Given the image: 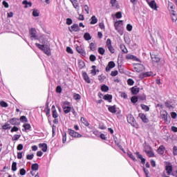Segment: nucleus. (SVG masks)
<instances>
[{"label": "nucleus", "instance_id": "obj_61", "mask_svg": "<svg viewBox=\"0 0 177 177\" xmlns=\"http://www.w3.org/2000/svg\"><path fill=\"white\" fill-rule=\"evenodd\" d=\"M152 149H151V147L147 145L145 147V153H147V151H151Z\"/></svg>", "mask_w": 177, "mask_h": 177}, {"label": "nucleus", "instance_id": "obj_4", "mask_svg": "<svg viewBox=\"0 0 177 177\" xmlns=\"http://www.w3.org/2000/svg\"><path fill=\"white\" fill-rule=\"evenodd\" d=\"M127 122H129V124H131L132 127H135L136 125V120H135V118L133 117V115H132L131 114H129L127 115Z\"/></svg>", "mask_w": 177, "mask_h": 177}, {"label": "nucleus", "instance_id": "obj_15", "mask_svg": "<svg viewBox=\"0 0 177 177\" xmlns=\"http://www.w3.org/2000/svg\"><path fill=\"white\" fill-rule=\"evenodd\" d=\"M137 158H139L141 160L142 164H146V159L143 158L139 152H136Z\"/></svg>", "mask_w": 177, "mask_h": 177}, {"label": "nucleus", "instance_id": "obj_34", "mask_svg": "<svg viewBox=\"0 0 177 177\" xmlns=\"http://www.w3.org/2000/svg\"><path fill=\"white\" fill-rule=\"evenodd\" d=\"M71 2L73 5V8H75V9H77V8L80 6V5L78 4V1H71Z\"/></svg>", "mask_w": 177, "mask_h": 177}, {"label": "nucleus", "instance_id": "obj_22", "mask_svg": "<svg viewBox=\"0 0 177 177\" xmlns=\"http://www.w3.org/2000/svg\"><path fill=\"white\" fill-rule=\"evenodd\" d=\"M108 110H109V111H110V113H112V114H115V113H117V109H115V105L109 106Z\"/></svg>", "mask_w": 177, "mask_h": 177}, {"label": "nucleus", "instance_id": "obj_41", "mask_svg": "<svg viewBox=\"0 0 177 177\" xmlns=\"http://www.w3.org/2000/svg\"><path fill=\"white\" fill-rule=\"evenodd\" d=\"M116 31H118V32L120 34V35H122V34H124V30H122V28L119 27V28H116Z\"/></svg>", "mask_w": 177, "mask_h": 177}, {"label": "nucleus", "instance_id": "obj_31", "mask_svg": "<svg viewBox=\"0 0 177 177\" xmlns=\"http://www.w3.org/2000/svg\"><path fill=\"white\" fill-rule=\"evenodd\" d=\"M39 168V165H38V163L32 164L31 166V169L33 171H38Z\"/></svg>", "mask_w": 177, "mask_h": 177}, {"label": "nucleus", "instance_id": "obj_8", "mask_svg": "<svg viewBox=\"0 0 177 177\" xmlns=\"http://www.w3.org/2000/svg\"><path fill=\"white\" fill-rule=\"evenodd\" d=\"M160 117L162 119H163V121H165V122L168 121V117L170 118L169 115H168V112L166 111H160Z\"/></svg>", "mask_w": 177, "mask_h": 177}, {"label": "nucleus", "instance_id": "obj_23", "mask_svg": "<svg viewBox=\"0 0 177 177\" xmlns=\"http://www.w3.org/2000/svg\"><path fill=\"white\" fill-rule=\"evenodd\" d=\"M104 100H108L111 103V100L113 99V95L110 94H106L103 97Z\"/></svg>", "mask_w": 177, "mask_h": 177}, {"label": "nucleus", "instance_id": "obj_3", "mask_svg": "<svg viewBox=\"0 0 177 177\" xmlns=\"http://www.w3.org/2000/svg\"><path fill=\"white\" fill-rule=\"evenodd\" d=\"M154 75H156V74H154L152 71L144 72L139 75V78L143 80V78H146L147 77H154Z\"/></svg>", "mask_w": 177, "mask_h": 177}, {"label": "nucleus", "instance_id": "obj_53", "mask_svg": "<svg viewBox=\"0 0 177 177\" xmlns=\"http://www.w3.org/2000/svg\"><path fill=\"white\" fill-rule=\"evenodd\" d=\"M127 84H128V85H130L132 86V85H133V84H135V82L132 79H128Z\"/></svg>", "mask_w": 177, "mask_h": 177}, {"label": "nucleus", "instance_id": "obj_62", "mask_svg": "<svg viewBox=\"0 0 177 177\" xmlns=\"http://www.w3.org/2000/svg\"><path fill=\"white\" fill-rule=\"evenodd\" d=\"M127 31H132V25H131V24H127Z\"/></svg>", "mask_w": 177, "mask_h": 177}, {"label": "nucleus", "instance_id": "obj_27", "mask_svg": "<svg viewBox=\"0 0 177 177\" xmlns=\"http://www.w3.org/2000/svg\"><path fill=\"white\" fill-rule=\"evenodd\" d=\"M80 121L84 124V125H85V127H89V122H88V120H86L85 118H81Z\"/></svg>", "mask_w": 177, "mask_h": 177}, {"label": "nucleus", "instance_id": "obj_17", "mask_svg": "<svg viewBox=\"0 0 177 177\" xmlns=\"http://www.w3.org/2000/svg\"><path fill=\"white\" fill-rule=\"evenodd\" d=\"M82 77L84 81L87 82V84H91V80L89 79V76H88V74L86 72H83Z\"/></svg>", "mask_w": 177, "mask_h": 177}, {"label": "nucleus", "instance_id": "obj_54", "mask_svg": "<svg viewBox=\"0 0 177 177\" xmlns=\"http://www.w3.org/2000/svg\"><path fill=\"white\" fill-rule=\"evenodd\" d=\"M66 24L68 26H71V24H73V19H71V18H67L66 19Z\"/></svg>", "mask_w": 177, "mask_h": 177}, {"label": "nucleus", "instance_id": "obj_33", "mask_svg": "<svg viewBox=\"0 0 177 177\" xmlns=\"http://www.w3.org/2000/svg\"><path fill=\"white\" fill-rule=\"evenodd\" d=\"M91 24H96L97 23V18H96V16L93 15L91 17Z\"/></svg>", "mask_w": 177, "mask_h": 177}, {"label": "nucleus", "instance_id": "obj_46", "mask_svg": "<svg viewBox=\"0 0 177 177\" xmlns=\"http://www.w3.org/2000/svg\"><path fill=\"white\" fill-rule=\"evenodd\" d=\"M48 103H46V107L45 109L46 114V115H48V114H50V109H49V106H48Z\"/></svg>", "mask_w": 177, "mask_h": 177}, {"label": "nucleus", "instance_id": "obj_24", "mask_svg": "<svg viewBox=\"0 0 177 177\" xmlns=\"http://www.w3.org/2000/svg\"><path fill=\"white\" fill-rule=\"evenodd\" d=\"M22 3H23V5H25V6H24L25 8H28V6L30 8H31L32 6V3H31L30 1L28 2L26 0H24L22 2Z\"/></svg>", "mask_w": 177, "mask_h": 177}, {"label": "nucleus", "instance_id": "obj_18", "mask_svg": "<svg viewBox=\"0 0 177 177\" xmlns=\"http://www.w3.org/2000/svg\"><path fill=\"white\" fill-rule=\"evenodd\" d=\"M76 50L77 52H78V53L82 55V56H85L86 55L85 50H84L82 48H81V46H76Z\"/></svg>", "mask_w": 177, "mask_h": 177}, {"label": "nucleus", "instance_id": "obj_51", "mask_svg": "<svg viewBox=\"0 0 177 177\" xmlns=\"http://www.w3.org/2000/svg\"><path fill=\"white\" fill-rule=\"evenodd\" d=\"M32 16H34V17H38V16H39V12H38V10H33L32 12Z\"/></svg>", "mask_w": 177, "mask_h": 177}, {"label": "nucleus", "instance_id": "obj_35", "mask_svg": "<svg viewBox=\"0 0 177 177\" xmlns=\"http://www.w3.org/2000/svg\"><path fill=\"white\" fill-rule=\"evenodd\" d=\"M171 20L174 22L176 21V20H177V15H176V14H175V11H174L171 13Z\"/></svg>", "mask_w": 177, "mask_h": 177}, {"label": "nucleus", "instance_id": "obj_59", "mask_svg": "<svg viewBox=\"0 0 177 177\" xmlns=\"http://www.w3.org/2000/svg\"><path fill=\"white\" fill-rule=\"evenodd\" d=\"M84 9L85 12H86L87 15H89V7L88 6V5H85L84 6Z\"/></svg>", "mask_w": 177, "mask_h": 177}, {"label": "nucleus", "instance_id": "obj_43", "mask_svg": "<svg viewBox=\"0 0 177 177\" xmlns=\"http://www.w3.org/2000/svg\"><path fill=\"white\" fill-rule=\"evenodd\" d=\"M66 142H67V134L66 133H64L62 134V142L65 143Z\"/></svg>", "mask_w": 177, "mask_h": 177}, {"label": "nucleus", "instance_id": "obj_29", "mask_svg": "<svg viewBox=\"0 0 177 177\" xmlns=\"http://www.w3.org/2000/svg\"><path fill=\"white\" fill-rule=\"evenodd\" d=\"M165 169L167 172V175H170L171 172H172V166L171 165H167L165 167Z\"/></svg>", "mask_w": 177, "mask_h": 177}, {"label": "nucleus", "instance_id": "obj_16", "mask_svg": "<svg viewBox=\"0 0 177 177\" xmlns=\"http://www.w3.org/2000/svg\"><path fill=\"white\" fill-rule=\"evenodd\" d=\"M51 109L53 112V118H57V117H59V114L57 113V111H56L55 105H53Z\"/></svg>", "mask_w": 177, "mask_h": 177}, {"label": "nucleus", "instance_id": "obj_7", "mask_svg": "<svg viewBox=\"0 0 177 177\" xmlns=\"http://www.w3.org/2000/svg\"><path fill=\"white\" fill-rule=\"evenodd\" d=\"M106 46H107L109 52H111V53H114L115 52L114 47H113V46L111 45V39H107Z\"/></svg>", "mask_w": 177, "mask_h": 177}, {"label": "nucleus", "instance_id": "obj_47", "mask_svg": "<svg viewBox=\"0 0 177 177\" xmlns=\"http://www.w3.org/2000/svg\"><path fill=\"white\" fill-rule=\"evenodd\" d=\"M26 174H27V171H26V169H21L19 170V174L21 176H24V175H26Z\"/></svg>", "mask_w": 177, "mask_h": 177}, {"label": "nucleus", "instance_id": "obj_21", "mask_svg": "<svg viewBox=\"0 0 177 177\" xmlns=\"http://www.w3.org/2000/svg\"><path fill=\"white\" fill-rule=\"evenodd\" d=\"M131 93H133V95H138V93H139V87H138V86L132 87Z\"/></svg>", "mask_w": 177, "mask_h": 177}, {"label": "nucleus", "instance_id": "obj_63", "mask_svg": "<svg viewBox=\"0 0 177 177\" xmlns=\"http://www.w3.org/2000/svg\"><path fill=\"white\" fill-rule=\"evenodd\" d=\"M26 158H27V160H32V158H34V154L27 155Z\"/></svg>", "mask_w": 177, "mask_h": 177}, {"label": "nucleus", "instance_id": "obj_5", "mask_svg": "<svg viewBox=\"0 0 177 177\" xmlns=\"http://www.w3.org/2000/svg\"><path fill=\"white\" fill-rule=\"evenodd\" d=\"M29 34L30 35L31 39H38V36L37 35V30H35V28L29 29Z\"/></svg>", "mask_w": 177, "mask_h": 177}, {"label": "nucleus", "instance_id": "obj_44", "mask_svg": "<svg viewBox=\"0 0 177 177\" xmlns=\"http://www.w3.org/2000/svg\"><path fill=\"white\" fill-rule=\"evenodd\" d=\"M2 129L5 130L10 129V124H9L8 123H5V124L2 126Z\"/></svg>", "mask_w": 177, "mask_h": 177}, {"label": "nucleus", "instance_id": "obj_10", "mask_svg": "<svg viewBox=\"0 0 177 177\" xmlns=\"http://www.w3.org/2000/svg\"><path fill=\"white\" fill-rule=\"evenodd\" d=\"M138 117L142 120V122L145 124H148L149 122V118H147V116L145 113H139Z\"/></svg>", "mask_w": 177, "mask_h": 177}, {"label": "nucleus", "instance_id": "obj_32", "mask_svg": "<svg viewBox=\"0 0 177 177\" xmlns=\"http://www.w3.org/2000/svg\"><path fill=\"white\" fill-rule=\"evenodd\" d=\"M120 49L123 52V53H128V49H127V47L124 44H120Z\"/></svg>", "mask_w": 177, "mask_h": 177}, {"label": "nucleus", "instance_id": "obj_49", "mask_svg": "<svg viewBox=\"0 0 177 177\" xmlns=\"http://www.w3.org/2000/svg\"><path fill=\"white\" fill-rule=\"evenodd\" d=\"M127 156H129V157H130L131 158V160H133V161H136V158H135L133 154H132V153L128 152Z\"/></svg>", "mask_w": 177, "mask_h": 177}, {"label": "nucleus", "instance_id": "obj_2", "mask_svg": "<svg viewBox=\"0 0 177 177\" xmlns=\"http://www.w3.org/2000/svg\"><path fill=\"white\" fill-rule=\"evenodd\" d=\"M62 109L65 114H68L71 111V106H70V102L66 101L63 102Z\"/></svg>", "mask_w": 177, "mask_h": 177}, {"label": "nucleus", "instance_id": "obj_25", "mask_svg": "<svg viewBox=\"0 0 177 177\" xmlns=\"http://www.w3.org/2000/svg\"><path fill=\"white\" fill-rule=\"evenodd\" d=\"M151 57L152 59V60L153 62H155V63H158L161 59H160V57L157 55H151Z\"/></svg>", "mask_w": 177, "mask_h": 177}, {"label": "nucleus", "instance_id": "obj_57", "mask_svg": "<svg viewBox=\"0 0 177 177\" xmlns=\"http://www.w3.org/2000/svg\"><path fill=\"white\" fill-rule=\"evenodd\" d=\"M131 103H136V102H138V97H132L131 98Z\"/></svg>", "mask_w": 177, "mask_h": 177}, {"label": "nucleus", "instance_id": "obj_37", "mask_svg": "<svg viewBox=\"0 0 177 177\" xmlns=\"http://www.w3.org/2000/svg\"><path fill=\"white\" fill-rule=\"evenodd\" d=\"M140 68H143V65L140 64L139 66H136L134 68V70L137 72V73H140L141 70Z\"/></svg>", "mask_w": 177, "mask_h": 177}, {"label": "nucleus", "instance_id": "obj_36", "mask_svg": "<svg viewBox=\"0 0 177 177\" xmlns=\"http://www.w3.org/2000/svg\"><path fill=\"white\" fill-rule=\"evenodd\" d=\"M140 106L142 110H145V111H149L150 110V108L147 105L142 104Z\"/></svg>", "mask_w": 177, "mask_h": 177}, {"label": "nucleus", "instance_id": "obj_45", "mask_svg": "<svg viewBox=\"0 0 177 177\" xmlns=\"http://www.w3.org/2000/svg\"><path fill=\"white\" fill-rule=\"evenodd\" d=\"M73 99H75V100H81V95L80 94L75 93L73 95Z\"/></svg>", "mask_w": 177, "mask_h": 177}, {"label": "nucleus", "instance_id": "obj_12", "mask_svg": "<svg viewBox=\"0 0 177 177\" xmlns=\"http://www.w3.org/2000/svg\"><path fill=\"white\" fill-rule=\"evenodd\" d=\"M10 124H11V125H19L20 124V119L13 118L10 120Z\"/></svg>", "mask_w": 177, "mask_h": 177}, {"label": "nucleus", "instance_id": "obj_42", "mask_svg": "<svg viewBox=\"0 0 177 177\" xmlns=\"http://www.w3.org/2000/svg\"><path fill=\"white\" fill-rule=\"evenodd\" d=\"M104 52H106L104 48H103L102 47L98 48V53H100V55H104Z\"/></svg>", "mask_w": 177, "mask_h": 177}, {"label": "nucleus", "instance_id": "obj_26", "mask_svg": "<svg viewBox=\"0 0 177 177\" xmlns=\"http://www.w3.org/2000/svg\"><path fill=\"white\" fill-rule=\"evenodd\" d=\"M23 128H24L22 129L23 131H28L31 129V125L30 124H24L23 125Z\"/></svg>", "mask_w": 177, "mask_h": 177}, {"label": "nucleus", "instance_id": "obj_55", "mask_svg": "<svg viewBox=\"0 0 177 177\" xmlns=\"http://www.w3.org/2000/svg\"><path fill=\"white\" fill-rule=\"evenodd\" d=\"M91 62H95L96 60V56L95 55H91L89 57Z\"/></svg>", "mask_w": 177, "mask_h": 177}, {"label": "nucleus", "instance_id": "obj_50", "mask_svg": "<svg viewBox=\"0 0 177 177\" xmlns=\"http://www.w3.org/2000/svg\"><path fill=\"white\" fill-rule=\"evenodd\" d=\"M90 49L91 50H96V45L94 43L90 44Z\"/></svg>", "mask_w": 177, "mask_h": 177}, {"label": "nucleus", "instance_id": "obj_58", "mask_svg": "<svg viewBox=\"0 0 177 177\" xmlns=\"http://www.w3.org/2000/svg\"><path fill=\"white\" fill-rule=\"evenodd\" d=\"M66 52L68 53H71V55H73L74 52L73 51V49H71L70 47H66Z\"/></svg>", "mask_w": 177, "mask_h": 177}, {"label": "nucleus", "instance_id": "obj_52", "mask_svg": "<svg viewBox=\"0 0 177 177\" xmlns=\"http://www.w3.org/2000/svg\"><path fill=\"white\" fill-rule=\"evenodd\" d=\"M1 107H8V103L5 102V101L0 102Z\"/></svg>", "mask_w": 177, "mask_h": 177}, {"label": "nucleus", "instance_id": "obj_9", "mask_svg": "<svg viewBox=\"0 0 177 177\" xmlns=\"http://www.w3.org/2000/svg\"><path fill=\"white\" fill-rule=\"evenodd\" d=\"M68 30L70 32H73V31H75V32H77V31H80V26L77 24H74L71 27H68Z\"/></svg>", "mask_w": 177, "mask_h": 177}, {"label": "nucleus", "instance_id": "obj_39", "mask_svg": "<svg viewBox=\"0 0 177 177\" xmlns=\"http://www.w3.org/2000/svg\"><path fill=\"white\" fill-rule=\"evenodd\" d=\"M146 154L148 156V157H154V152L153 151V149L149 151H147V152H146Z\"/></svg>", "mask_w": 177, "mask_h": 177}, {"label": "nucleus", "instance_id": "obj_1", "mask_svg": "<svg viewBox=\"0 0 177 177\" xmlns=\"http://www.w3.org/2000/svg\"><path fill=\"white\" fill-rule=\"evenodd\" d=\"M37 39L41 44L36 43L35 46L37 48L42 50L45 55H47V56H50L52 53H50V46L48 44V40H46L44 36H41Z\"/></svg>", "mask_w": 177, "mask_h": 177}, {"label": "nucleus", "instance_id": "obj_40", "mask_svg": "<svg viewBox=\"0 0 177 177\" xmlns=\"http://www.w3.org/2000/svg\"><path fill=\"white\" fill-rule=\"evenodd\" d=\"M101 90L102 91V92H108L109 86L104 84L103 86H101Z\"/></svg>", "mask_w": 177, "mask_h": 177}, {"label": "nucleus", "instance_id": "obj_38", "mask_svg": "<svg viewBox=\"0 0 177 177\" xmlns=\"http://www.w3.org/2000/svg\"><path fill=\"white\" fill-rule=\"evenodd\" d=\"M19 120L21 122H28V119H27V118L24 115L21 116Z\"/></svg>", "mask_w": 177, "mask_h": 177}, {"label": "nucleus", "instance_id": "obj_28", "mask_svg": "<svg viewBox=\"0 0 177 177\" xmlns=\"http://www.w3.org/2000/svg\"><path fill=\"white\" fill-rule=\"evenodd\" d=\"M84 38L86 41H91V39H92V37L91 36V34L88 32L84 33Z\"/></svg>", "mask_w": 177, "mask_h": 177}, {"label": "nucleus", "instance_id": "obj_30", "mask_svg": "<svg viewBox=\"0 0 177 177\" xmlns=\"http://www.w3.org/2000/svg\"><path fill=\"white\" fill-rule=\"evenodd\" d=\"M11 169L12 171H13V172L17 171V162H12Z\"/></svg>", "mask_w": 177, "mask_h": 177}, {"label": "nucleus", "instance_id": "obj_60", "mask_svg": "<svg viewBox=\"0 0 177 177\" xmlns=\"http://www.w3.org/2000/svg\"><path fill=\"white\" fill-rule=\"evenodd\" d=\"M57 93H62V86H57L56 88Z\"/></svg>", "mask_w": 177, "mask_h": 177}, {"label": "nucleus", "instance_id": "obj_13", "mask_svg": "<svg viewBox=\"0 0 177 177\" xmlns=\"http://www.w3.org/2000/svg\"><path fill=\"white\" fill-rule=\"evenodd\" d=\"M148 5L151 8V9H153V10H157V3L153 0V1H151L150 3H148Z\"/></svg>", "mask_w": 177, "mask_h": 177}, {"label": "nucleus", "instance_id": "obj_48", "mask_svg": "<svg viewBox=\"0 0 177 177\" xmlns=\"http://www.w3.org/2000/svg\"><path fill=\"white\" fill-rule=\"evenodd\" d=\"M21 136V135L15 134V135L13 136L12 140H19V139H20Z\"/></svg>", "mask_w": 177, "mask_h": 177}, {"label": "nucleus", "instance_id": "obj_64", "mask_svg": "<svg viewBox=\"0 0 177 177\" xmlns=\"http://www.w3.org/2000/svg\"><path fill=\"white\" fill-rule=\"evenodd\" d=\"M173 153H174V156H177V147H174L173 148Z\"/></svg>", "mask_w": 177, "mask_h": 177}, {"label": "nucleus", "instance_id": "obj_20", "mask_svg": "<svg viewBox=\"0 0 177 177\" xmlns=\"http://www.w3.org/2000/svg\"><path fill=\"white\" fill-rule=\"evenodd\" d=\"M39 147H41V150L44 153L48 151V145H46V143L39 144Z\"/></svg>", "mask_w": 177, "mask_h": 177}, {"label": "nucleus", "instance_id": "obj_6", "mask_svg": "<svg viewBox=\"0 0 177 177\" xmlns=\"http://www.w3.org/2000/svg\"><path fill=\"white\" fill-rule=\"evenodd\" d=\"M68 133L72 138H82V135L80 134L78 132L73 130V129H68Z\"/></svg>", "mask_w": 177, "mask_h": 177}, {"label": "nucleus", "instance_id": "obj_19", "mask_svg": "<svg viewBox=\"0 0 177 177\" xmlns=\"http://www.w3.org/2000/svg\"><path fill=\"white\" fill-rule=\"evenodd\" d=\"M165 151V147H164V145H160L157 150V152L158 153V154H160V155L164 154Z\"/></svg>", "mask_w": 177, "mask_h": 177}, {"label": "nucleus", "instance_id": "obj_11", "mask_svg": "<svg viewBox=\"0 0 177 177\" xmlns=\"http://www.w3.org/2000/svg\"><path fill=\"white\" fill-rule=\"evenodd\" d=\"M115 67V63L113 61L109 62L108 66L106 68V71L109 73L111 68H114Z\"/></svg>", "mask_w": 177, "mask_h": 177}, {"label": "nucleus", "instance_id": "obj_56", "mask_svg": "<svg viewBox=\"0 0 177 177\" xmlns=\"http://www.w3.org/2000/svg\"><path fill=\"white\" fill-rule=\"evenodd\" d=\"M105 78H106V76H104V75H99L98 76V80H99V81H101V82H103V81H104Z\"/></svg>", "mask_w": 177, "mask_h": 177}, {"label": "nucleus", "instance_id": "obj_14", "mask_svg": "<svg viewBox=\"0 0 177 177\" xmlns=\"http://www.w3.org/2000/svg\"><path fill=\"white\" fill-rule=\"evenodd\" d=\"M126 59L127 60H136V62H139V59H138V57H136V56L132 55L131 54H128L127 55H126Z\"/></svg>", "mask_w": 177, "mask_h": 177}]
</instances>
